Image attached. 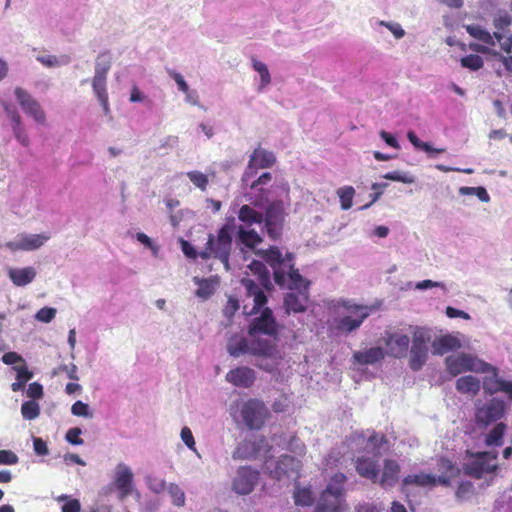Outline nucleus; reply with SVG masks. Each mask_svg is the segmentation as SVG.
Listing matches in <instances>:
<instances>
[{
    "label": "nucleus",
    "instance_id": "nucleus-52",
    "mask_svg": "<svg viewBox=\"0 0 512 512\" xmlns=\"http://www.w3.org/2000/svg\"><path fill=\"white\" fill-rule=\"evenodd\" d=\"M146 484L150 491H152L155 494H160L163 491L167 490V483L165 480L156 477V476H147L146 477Z\"/></svg>",
    "mask_w": 512,
    "mask_h": 512
},
{
    "label": "nucleus",
    "instance_id": "nucleus-50",
    "mask_svg": "<svg viewBox=\"0 0 512 512\" xmlns=\"http://www.w3.org/2000/svg\"><path fill=\"white\" fill-rule=\"evenodd\" d=\"M71 413L77 417H84L87 419L93 418V412L87 403L80 400L76 401L71 407Z\"/></svg>",
    "mask_w": 512,
    "mask_h": 512
},
{
    "label": "nucleus",
    "instance_id": "nucleus-30",
    "mask_svg": "<svg viewBox=\"0 0 512 512\" xmlns=\"http://www.w3.org/2000/svg\"><path fill=\"white\" fill-rule=\"evenodd\" d=\"M487 370L483 374H487L483 378V389L486 394L494 395L500 392V386L502 385L504 379L500 377L499 370L495 366H492L488 363Z\"/></svg>",
    "mask_w": 512,
    "mask_h": 512
},
{
    "label": "nucleus",
    "instance_id": "nucleus-17",
    "mask_svg": "<svg viewBox=\"0 0 512 512\" xmlns=\"http://www.w3.org/2000/svg\"><path fill=\"white\" fill-rule=\"evenodd\" d=\"M284 220V204L282 201H274L266 208L265 216L263 221L267 234L273 240H276L282 229V222Z\"/></svg>",
    "mask_w": 512,
    "mask_h": 512
},
{
    "label": "nucleus",
    "instance_id": "nucleus-16",
    "mask_svg": "<svg viewBox=\"0 0 512 512\" xmlns=\"http://www.w3.org/2000/svg\"><path fill=\"white\" fill-rule=\"evenodd\" d=\"M506 411V402L499 398H492L476 409L477 422L488 425L500 420Z\"/></svg>",
    "mask_w": 512,
    "mask_h": 512
},
{
    "label": "nucleus",
    "instance_id": "nucleus-33",
    "mask_svg": "<svg viewBox=\"0 0 512 512\" xmlns=\"http://www.w3.org/2000/svg\"><path fill=\"white\" fill-rule=\"evenodd\" d=\"M481 389V381L472 375L462 376L456 381V390L462 394L475 396Z\"/></svg>",
    "mask_w": 512,
    "mask_h": 512
},
{
    "label": "nucleus",
    "instance_id": "nucleus-25",
    "mask_svg": "<svg viewBox=\"0 0 512 512\" xmlns=\"http://www.w3.org/2000/svg\"><path fill=\"white\" fill-rule=\"evenodd\" d=\"M400 473V466L397 461L392 459H386L383 464V470L380 475L378 474V480L380 486L384 489H389L398 482Z\"/></svg>",
    "mask_w": 512,
    "mask_h": 512
},
{
    "label": "nucleus",
    "instance_id": "nucleus-53",
    "mask_svg": "<svg viewBox=\"0 0 512 512\" xmlns=\"http://www.w3.org/2000/svg\"><path fill=\"white\" fill-rule=\"evenodd\" d=\"M483 64V59L475 54L465 56L461 59V65L473 71L479 70Z\"/></svg>",
    "mask_w": 512,
    "mask_h": 512
},
{
    "label": "nucleus",
    "instance_id": "nucleus-59",
    "mask_svg": "<svg viewBox=\"0 0 512 512\" xmlns=\"http://www.w3.org/2000/svg\"><path fill=\"white\" fill-rule=\"evenodd\" d=\"M56 312L55 308L43 307L35 314V319L43 323H50L55 318Z\"/></svg>",
    "mask_w": 512,
    "mask_h": 512
},
{
    "label": "nucleus",
    "instance_id": "nucleus-37",
    "mask_svg": "<svg viewBox=\"0 0 512 512\" xmlns=\"http://www.w3.org/2000/svg\"><path fill=\"white\" fill-rule=\"evenodd\" d=\"M272 348L275 352L273 355H254L257 358L256 366L267 372H272L275 370L278 364V360L281 358L280 353L273 342Z\"/></svg>",
    "mask_w": 512,
    "mask_h": 512
},
{
    "label": "nucleus",
    "instance_id": "nucleus-60",
    "mask_svg": "<svg viewBox=\"0 0 512 512\" xmlns=\"http://www.w3.org/2000/svg\"><path fill=\"white\" fill-rule=\"evenodd\" d=\"M81 433L82 430L78 427L70 428L65 435V439L72 445H82L84 441L80 438Z\"/></svg>",
    "mask_w": 512,
    "mask_h": 512
},
{
    "label": "nucleus",
    "instance_id": "nucleus-26",
    "mask_svg": "<svg viewBox=\"0 0 512 512\" xmlns=\"http://www.w3.org/2000/svg\"><path fill=\"white\" fill-rule=\"evenodd\" d=\"M283 281L280 283H276L280 287L288 288L292 291H307L308 283H306L305 279L300 275L297 269H294V263H291V268L284 269L283 273Z\"/></svg>",
    "mask_w": 512,
    "mask_h": 512
},
{
    "label": "nucleus",
    "instance_id": "nucleus-39",
    "mask_svg": "<svg viewBox=\"0 0 512 512\" xmlns=\"http://www.w3.org/2000/svg\"><path fill=\"white\" fill-rule=\"evenodd\" d=\"M252 67L260 76V84L258 86V91L262 92L271 83L270 72L268 70L267 65L257 60L256 58H252Z\"/></svg>",
    "mask_w": 512,
    "mask_h": 512
},
{
    "label": "nucleus",
    "instance_id": "nucleus-64",
    "mask_svg": "<svg viewBox=\"0 0 512 512\" xmlns=\"http://www.w3.org/2000/svg\"><path fill=\"white\" fill-rule=\"evenodd\" d=\"M239 307V301L236 298L229 296L223 309V313L226 317L231 318L234 316Z\"/></svg>",
    "mask_w": 512,
    "mask_h": 512
},
{
    "label": "nucleus",
    "instance_id": "nucleus-56",
    "mask_svg": "<svg viewBox=\"0 0 512 512\" xmlns=\"http://www.w3.org/2000/svg\"><path fill=\"white\" fill-rule=\"evenodd\" d=\"M181 440L184 442V444L193 451L198 457H200V454L197 451L196 443L194 440V436L192 434V431L189 427L185 426L181 429L180 433Z\"/></svg>",
    "mask_w": 512,
    "mask_h": 512
},
{
    "label": "nucleus",
    "instance_id": "nucleus-20",
    "mask_svg": "<svg viewBox=\"0 0 512 512\" xmlns=\"http://www.w3.org/2000/svg\"><path fill=\"white\" fill-rule=\"evenodd\" d=\"M133 472L128 465L121 462L118 463L114 470V484L119 491L121 500L125 499L133 491Z\"/></svg>",
    "mask_w": 512,
    "mask_h": 512
},
{
    "label": "nucleus",
    "instance_id": "nucleus-58",
    "mask_svg": "<svg viewBox=\"0 0 512 512\" xmlns=\"http://www.w3.org/2000/svg\"><path fill=\"white\" fill-rule=\"evenodd\" d=\"M1 105L6 113L7 117L11 121V128L13 127V125H18V124L22 123V118L15 107H13L11 104H9L5 101H2Z\"/></svg>",
    "mask_w": 512,
    "mask_h": 512
},
{
    "label": "nucleus",
    "instance_id": "nucleus-22",
    "mask_svg": "<svg viewBox=\"0 0 512 512\" xmlns=\"http://www.w3.org/2000/svg\"><path fill=\"white\" fill-rule=\"evenodd\" d=\"M272 180V175L269 172H265L261 174L256 180L252 181L250 184H245L250 187V192H247L245 197L247 201L253 204L256 207H262L265 202L268 201V197L266 195V191L263 188H259V186L268 185Z\"/></svg>",
    "mask_w": 512,
    "mask_h": 512
},
{
    "label": "nucleus",
    "instance_id": "nucleus-43",
    "mask_svg": "<svg viewBox=\"0 0 512 512\" xmlns=\"http://www.w3.org/2000/svg\"><path fill=\"white\" fill-rule=\"evenodd\" d=\"M458 193L460 195H475L481 202L488 203L490 201V196L487 190L482 187H467L463 186L458 189Z\"/></svg>",
    "mask_w": 512,
    "mask_h": 512
},
{
    "label": "nucleus",
    "instance_id": "nucleus-2",
    "mask_svg": "<svg viewBox=\"0 0 512 512\" xmlns=\"http://www.w3.org/2000/svg\"><path fill=\"white\" fill-rule=\"evenodd\" d=\"M237 222L234 217L228 218L220 228L217 236L209 235L205 250L199 256L202 259L211 257L219 259L226 271L230 270L229 257L232 250V235L235 233Z\"/></svg>",
    "mask_w": 512,
    "mask_h": 512
},
{
    "label": "nucleus",
    "instance_id": "nucleus-55",
    "mask_svg": "<svg viewBox=\"0 0 512 512\" xmlns=\"http://www.w3.org/2000/svg\"><path fill=\"white\" fill-rule=\"evenodd\" d=\"M439 465H440L441 469L446 470L447 472L450 473V475L442 474V475L436 477L437 484H441L443 486H448L450 484V476H452L453 472H454V467H453L452 463L446 459H442L440 461Z\"/></svg>",
    "mask_w": 512,
    "mask_h": 512
},
{
    "label": "nucleus",
    "instance_id": "nucleus-31",
    "mask_svg": "<svg viewBox=\"0 0 512 512\" xmlns=\"http://www.w3.org/2000/svg\"><path fill=\"white\" fill-rule=\"evenodd\" d=\"M37 272L34 267L9 268L8 276L12 283L22 287L30 284L36 277Z\"/></svg>",
    "mask_w": 512,
    "mask_h": 512
},
{
    "label": "nucleus",
    "instance_id": "nucleus-29",
    "mask_svg": "<svg viewBox=\"0 0 512 512\" xmlns=\"http://www.w3.org/2000/svg\"><path fill=\"white\" fill-rule=\"evenodd\" d=\"M460 347L459 339L451 334L437 337L434 340L431 339V348L434 355H443Z\"/></svg>",
    "mask_w": 512,
    "mask_h": 512
},
{
    "label": "nucleus",
    "instance_id": "nucleus-38",
    "mask_svg": "<svg viewBox=\"0 0 512 512\" xmlns=\"http://www.w3.org/2000/svg\"><path fill=\"white\" fill-rule=\"evenodd\" d=\"M36 60L47 68H56L68 65L71 62L69 55H50V54H39L36 56Z\"/></svg>",
    "mask_w": 512,
    "mask_h": 512
},
{
    "label": "nucleus",
    "instance_id": "nucleus-18",
    "mask_svg": "<svg viewBox=\"0 0 512 512\" xmlns=\"http://www.w3.org/2000/svg\"><path fill=\"white\" fill-rule=\"evenodd\" d=\"M259 480V473L250 467H240L232 480V490L238 495H248Z\"/></svg>",
    "mask_w": 512,
    "mask_h": 512
},
{
    "label": "nucleus",
    "instance_id": "nucleus-54",
    "mask_svg": "<svg viewBox=\"0 0 512 512\" xmlns=\"http://www.w3.org/2000/svg\"><path fill=\"white\" fill-rule=\"evenodd\" d=\"M12 132L15 139L20 145H22L23 147H28L30 145V139L23 126V123L13 125Z\"/></svg>",
    "mask_w": 512,
    "mask_h": 512
},
{
    "label": "nucleus",
    "instance_id": "nucleus-15",
    "mask_svg": "<svg viewBox=\"0 0 512 512\" xmlns=\"http://www.w3.org/2000/svg\"><path fill=\"white\" fill-rule=\"evenodd\" d=\"M268 415V410L263 402L251 399L244 403L241 409V416L244 423L250 429H260Z\"/></svg>",
    "mask_w": 512,
    "mask_h": 512
},
{
    "label": "nucleus",
    "instance_id": "nucleus-47",
    "mask_svg": "<svg viewBox=\"0 0 512 512\" xmlns=\"http://www.w3.org/2000/svg\"><path fill=\"white\" fill-rule=\"evenodd\" d=\"M378 27L387 28L396 39H401L405 36V31L402 26L397 22H387V21H376L374 28L379 31Z\"/></svg>",
    "mask_w": 512,
    "mask_h": 512
},
{
    "label": "nucleus",
    "instance_id": "nucleus-10",
    "mask_svg": "<svg viewBox=\"0 0 512 512\" xmlns=\"http://www.w3.org/2000/svg\"><path fill=\"white\" fill-rule=\"evenodd\" d=\"M496 459V452H480L471 455L463 464L464 473L477 479L492 474L498 467Z\"/></svg>",
    "mask_w": 512,
    "mask_h": 512
},
{
    "label": "nucleus",
    "instance_id": "nucleus-46",
    "mask_svg": "<svg viewBox=\"0 0 512 512\" xmlns=\"http://www.w3.org/2000/svg\"><path fill=\"white\" fill-rule=\"evenodd\" d=\"M167 492L175 506L182 507L185 505V493L177 484L169 483L167 486Z\"/></svg>",
    "mask_w": 512,
    "mask_h": 512
},
{
    "label": "nucleus",
    "instance_id": "nucleus-35",
    "mask_svg": "<svg viewBox=\"0 0 512 512\" xmlns=\"http://www.w3.org/2000/svg\"><path fill=\"white\" fill-rule=\"evenodd\" d=\"M402 485L404 487L407 486H418V487H434L437 485V479L435 475L427 474V473H416L407 475L403 481Z\"/></svg>",
    "mask_w": 512,
    "mask_h": 512
},
{
    "label": "nucleus",
    "instance_id": "nucleus-34",
    "mask_svg": "<svg viewBox=\"0 0 512 512\" xmlns=\"http://www.w3.org/2000/svg\"><path fill=\"white\" fill-rule=\"evenodd\" d=\"M512 24V17L505 10H498L493 17V25L496 31L493 33L494 39L501 42L504 38L503 32Z\"/></svg>",
    "mask_w": 512,
    "mask_h": 512
},
{
    "label": "nucleus",
    "instance_id": "nucleus-3",
    "mask_svg": "<svg viewBox=\"0 0 512 512\" xmlns=\"http://www.w3.org/2000/svg\"><path fill=\"white\" fill-rule=\"evenodd\" d=\"M384 443H386V438L383 435H371L365 446L368 454L359 456L355 460L357 473L374 483L378 480L380 449Z\"/></svg>",
    "mask_w": 512,
    "mask_h": 512
},
{
    "label": "nucleus",
    "instance_id": "nucleus-8",
    "mask_svg": "<svg viewBox=\"0 0 512 512\" xmlns=\"http://www.w3.org/2000/svg\"><path fill=\"white\" fill-rule=\"evenodd\" d=\"M431 344V331L417 327L413 332L412 346L409 353V366L413 371H419L426 363Z\"/></svg>",
    "mask_w": 512,
    "mask_h": 512
},
{
    "label": "nucleus",
    "instance_id": "nucleus-19",
    "mask_svg": "<svg viewBox=\"0 0 512 512\" xmlns=\"http://www.w3.org/2000/svg\"><path fill=\"white\" fill-rule=\"evenodd\" d=\"M241 284L246 290V295L253 301V306L248 310V305L243 307V313L246 315L257 314L261 308L267 303V297L257 283L249 277H243Z\"/></svg>",
    "mask_w": 512,
    "mask_h": 512
},
{
    "label": "nucleus",
    "instance_id": "nucleus-61",
    "mask_svg": "<svg viewBox=\"0 0 512 512\" xmlns=\"http://www.w3.org/2000/svg\"><path fill=\"white\" fill-rule=\"evenodd\" d=\"M13 370L16 371V380L24 386L33 377V373L26 367L14 366Z\"/></svg>",
    "mask_w": 512,
    "mask_h": 512
},
{
    "label": "nucleus",
    "instance_id": "nucleus-14",
    "mask_svg": "<svg viewBox=\"0 0 512 512\" xmlns=\"http://www.w3.org/2000/svg\"><path fill=\"white\" fill-rule=\"evenodd\" d=\"M258 254L272 267L274 273V280L276 283L283 281V270L291 268V263L294 259L292 253L282 255L277 247H270L265 251H258Z\"/></svg>",
    "mask_w": 512,
    "mask_h": 512
},
{
    "label": "nucleus",
    "instance_id": "nucleus-36",
    "mask_svg": "<svg viewBox=\"0 0 512 512\" xmlns=\"http://www.w3.org/2000/svg\"><path fill=\"white\" fill-rule=\"evenodd\" d=\"M247 268L257 277L258 282L261 286H263L266 289H269L271 286L270 281V273L266 266L261 262L257 260H253Z\"/></svg>",
    "mask_w": 512,
    "mask_h": 512
},
{
    "label": "nucleus",
    "instance_id": "nucleus-62",
    "mask_svg": "<svg viewBox=\"0 0 512 512\" xmlns=\"http://www.w3.org/2000/svg\"><path fill=\"white\" fill-rule=\"evenodd\" d=\"M19 461L18 456L10 450H0V464L14 465Z\"/></svg>",
    "mask_w": 512,
    "mask_h": 512
},
{
    "label": "nucleus",
    "instance_id": "nucleus-9",
    "mask_svg": "<svg viewBox=\"0 0 512 512\" xmlns=\"http://www.w3.org/2000/svg\"><path fill=\"white\" fill-rule=\"evenodd\" d=\"M300 467V460L289 455H283L278 460L268 459L264 464L265 471L278 481H282L285 478L288 480L296 479L299 475Z\"/></svg>",
    "mask_w": 512,
    "mask_h": 512
},
{
    "label": "nucleus",
    "instance_id": "nucleus-5",
    "mask_svg": "<svg viewBox=\"0 0 512 512\" xmlns=\"http://www.w3.org/2000/svg\"><path fill=\"white\" fill-rule=\"evenodd\" d=\"M345 481L346 476L343 473H336L331 477L317 502L315 512H343L347 509L343 491Z\"/></svg>",
    "mask_w": 512,
    "mask_h": 512
},
{
    "label": "nucleus",
    "instance_id": "nucleus-42",
    "mask_svg": "<svg viewBox=\"0 0 512 512\" xmlns=\"http://www.w3.org/2000/svg\"><path fill=\"white\" fill-rule=\"evenodd\" d=\"M337 195L340 199L341 209L348 210L352 207L355 189L352 186H344L337 190Z\"/></svg>",
    "mask_w": 512,
    "mask_h": 512
},
{
    "label": "nucleus",
    "instance_id": "nucleus-41",
    "mask_svg": "<svg viewBox=\"0 0 512 512\" xmlns=\"http://www.w3.org/2000/svg\"><path fill=\"white\" fill-rule=\"evenodd\" d=\"M407 138L415 149L423 150L428 154L444 153L446 151L445 148H433L428 142H423L413 131H408Z\"/></svg>",
    "mask_w": 512,
    "mask_h": 512
},
{
    "label": "nucleus",
    "instance_id": "nucleus-13",
    "mask_svg": "<svg viewBox=\"0 0 512 512\" xmlns=\"http://www.w3.org/2000/svg\"><path fill=\"white\" fill-rule=\"evenodd\" d=\"M17 102L26 115L31 117L37 124H46V114L40 103L25 89L17 87L14 91Z\"/></svg>",
    "mask_w": 512,
    "mask_h": 512
},
{
    "label": "nucleus",
    "instance_id": "nucleus-27",
    "mask_svg": "<svg viewBox=\"0 0 512 512\" xmlns=\"http://www.w3.org/2000/svg\"><path fill=\"white\" fill-rule=\"evenodd\" d=\"M308 302V293L307 291L300 290L296 292L288 293L284 298V305L286 312L290 313H301L306 310V305Z\"/></svg>",
    "mask_w": 512,
    "mask_h": 512
},
{
    "label": "nucleus",
    "instance_id": "nucleus-23",
    "mask_svg": "<svg viewBox=\"0 0 512 512\" xmlns=\"http://www.w3.org/2000/svg\"><path fill=\"white\" fill-rule=\"evenodd\" d=\"M383 339L388 355L395 358H402L407 354L410 343L408 335L400 332H387Z\"/></svg>",
    "mask_w": 512,
    "mask_h": 512
},
{
    "label": "nucleus",
    "instance_id": "nucleus-11",
    "mask_svg": "<svg viewBox=\"0 0 512 512\" xmlns=\"http://www.w3.org/2000/svg\"><path fill=\"white\" fill-rule=\"evenodd\" d=\"M111 62L104 55L98 56L95 63V73L92 79V88L105 114L110 112L108 93L106 89L107 73L110 70Z\"/></svg>",
    "mask_w": 512,
    "mask_h": 512
},
{
    "label": "nucleus",
    "instance_id": "nucleus-57",
    "mask_svg": "<svg viewBox=\"0 0 512 512\" xmlns=\"http://www.w3.org/2000/svg\"><path fill=\"white\" fill-rule=\"evenodd\" d=\"M474 492L473 484L469 481L461 482L456 490V498L460 501L469 499Z\"/></svg>",
    "mask_w": 512,
    "mask_h": 512
},
{
    "label": "nucleus",
    "instance_id": "nucleus-28",
    "mask_svg": "<svg viewBox=\"0 0 512 512\" xmlns=\"http://www.w3.org/2000/svg\"><path fill=\"white\" fill-rule=\"evenodd\" d=\"M385 354L386 352L382 347H371L366 350L354 352L352 359L354 363L360 365H374L382 361Z\"/></svg>",
    "mask_w": 512,
    "mask_h": 512
},
{
    "label": "nucleus",
    "instance_id": "nucleus-7",
    "mask_svg": "<svg viewBox=\"0 0 512 512\" xmlns=\"http://www.w3.org/2000/svg\"><path fill=\"white\" fill-rule=\"evenodd\" d=\"M447 371L452 376H457L464 372L484 373L488 363L470 353H455L445 359Z\"/></svg>",
    "mask_w": 512,
    "mask_h": 512
},
{
    "label": "nucleus",
    "instance_id": "nucleus-45",
    "mask_svg": "<svg viewBox=\"0 0 512 512\" xmlns=\"http://www.w3.org/2000/svg\"><path fill=\"white\" fill-rule=\"evenodd\" d=\"M21 414L26 420H34L40 414L39 404L34 400L25 401L21 406Z\"/></svg>",
    "mask_w": 512,
    "mask_h": 512
},
{
    "label": "nucleus",
    "instance_id": "nucleus-6",
    "mask_svg": "<svg viewBox=\"0 0 512 512\" xmlns=\"http://www.w3.org/2000/svg\"><path fill=\"white\" fill-rule=\"evenodd\" d=\"M343 307L345 314L335 320V325L337 331L345 335L356 331L375 310L372 306L359 305L349 301L343 302Z\"/></svg>",
    "mask_w": 512,
    "mask_h": 512
},
{
    "label": "nucleus",
    "instance_id": "nucleus-24",
    "mask_svg": "<svg viewBox=\"0 0 512 512\" xmlns=\"http://www.w3.org/2000/svg\"><path fill=\"white\" fill-rule=\"evenodd\" d=\"M225 380L236 387L249 388L256 380V373L249 367L241 366L230 370Z\"/></svg>",
    "mask_w": 512,
    "mask_h": 512
},
{
    "label": "nucleus",
    "instance_id": "nucleus-32",
    "mask_svg": "<svg viewBox=\"0 0 512 512\" xmlns=\"http://www.w3.org/2000/svg\"><path fill=\"white\" fill-rule=\"evenodd\" d=\"M193 282L198 286V289L195 292L196 296L203 300L211 297L219 285V279L217 276H212L206 279L194 277Z\"/></svg>",
    "mask_w": 512,
    "mask_h": 512
},
{
    "label": "nucleus",
    "instance_id": "nucleus-40",
    "mask_svg": "<svg viewBox=\"0 0 512 512\" xmlns=\"http://www.w3.org/2000/svg\"><path fill=\"white\" fill-rule=\"evenodd\" d=\"M465 29L467 33L473 38L487 44V45H495L494 36L491 35L487 30L483 29L479 25H466Z\"/></svg>",
    "mask_w": 512,
    "mask_h": 512
},
{
    "label": "nucleus",
    "instance_id": "nucleus-48",
    "mask_svg": "<svg viewBox=\"0 0 512 512\" xmlns=\"http://www.w3.org/2000/svg\"><path fill=\"white\" fill-rule=\"evenodd\" d=\"M384 179L401 182L404 184H412L415 182V177L408 173L402 171H392L388 172L383 176Z\"/></svg>",
    "mask_w": 512,
    "mask_h": 512
},
{
    "label": "nucleus",
    "instance_id": "nucleus-44",
    "mask_svg": "<svg viewBox=\"0 0 512 512\" xmlns=\"http://www.w3.org/2000/svg\"><path fill=\"white\" fill-rule=\"evenodd\" d=\"M505 431V425L498 423L486 436V444L488 446H500Z\"/></svg>",
    "mask_w": 512,
    "mask_h": 512
},
{
    "label": "nucleus",
    "instance_id": "nucleus-49",
    "mask_svg": "<svg viewBox=\"0 0 512 512\" xmlns=\"http://www.w3.org/2000/svg\"><path fill=\"white\" fill-rule=\"evenodd\" d=\"M294 500L296 505L309 506L312 501V493L307 488H296L294 492Z\"/></svg>",
    "mask_w": 512,
    "mask_h": 512
},
{
    "label": "nucleus",
    "instance_id": "nucleus-63",
    "mask_svg": "<svg viewBox=\"0 0 512 512\" xmlns=\"http://www.w3.org/2000/svg\"><path fill=\"white\" fill-rule=\"evenodd\" d=\"M167 72L168 75L176 82L178 89L181 92H188L189 86L185 81L184 77L179 72L172 69H168Z\"/></svg>",
    "mask_w": 512,
    "mask_h": 512
},
{
    "label": "nucleus",
    "instance_id": "nucleus-1",
    "mask_svg": "<svg viewBox=\"0 0 512 512\" xmlns=\"http://www.w3.org/2000/svg\"><path fill=\"white\" fill-rule=\"evenodd\" d=\"M250 339L239 334L232 335L227 342V352L232 357L249 355H273L272 341L259 337V334L272 336L276 334L277 326L270 308H264L249 325Z\"/></svg>",
    "mask_w": 512,
    "mask_h": 512
},
{
    "label": "nucleus",
    "instance_id": "nucleus-51",
    "mask_svg": "<svg viewBox=\"0 0 512 512\" xmlns=\"http://www.w3.org/2000/svg\"><path fill=\"white\" fill-rule=\"evenodd\" d=\"M187 177L190 181L202 191L207 189L209 180L208 177L200 171H189L187 172Z\"/></svg>",
    "mask_w": 512,
    "mask_h": 512
},
{
    "label": "nucleus",
    "instance_id": "nucleus-21",
    "mask_svg": "<svg viewBox=\"0 0 512 512\" xmlns=\"http://www.w3.org/2000/svg\"><path fill=\"white\" fill-rule=\"evenodd\" d=\"M50 236L48 234H19L13 241H10L7 246L12 251H33L44 245Z\"/></svg>",
    "mask_w": 512,
    "mask_h": 512
},
{
    "label": "nucleus",
    "instance_id": "nucleus-4",
    "mask_svg": "<svg viewBox=\"0 0 512 512\" xmlns=\"http://www.w3.org/2000/svg\"><path fill=\"white\" fill-rule=\"evenodd\" d=\"M238 220L241 224H237L235 230L237 240L245 247L254 249L256 245L262 242V238L251 226L262 224L263 214L254 210L250 205L244 204L238 211Z\"/></svg>",
    "mask_w": 512,
    "mask_h": 512
},
{
    "label": "nucleus",
    "instance_id": "nucleus-12",
    "mask_svg": "<svg viewBox=\"0 0 512 512\" xmlns=\"http://www.w3.org/2000/svg\"><path fill=\"white\" fill-rule=\"evenodd\" d=\"M276 157L273 152L257 147L250 155L248 165L242 176V183L248 184V181L253 178L258 169H266L273 166Z\"/></svg>",
    "mask_w": 512,
    "mask_h": 512
}]
</instances>
